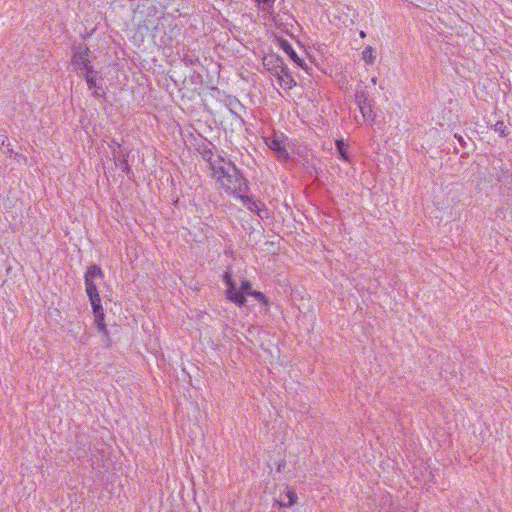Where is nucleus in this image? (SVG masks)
<instances>
[{"mask_svg":"<svg viewBox=\"0 0 512 512\" xmlns=\"http://www.w3.org/2000/svg\"><path fill=\"white\" fill-rule=\"evenodd\" d=\"M250 295L253 296L256 300H258L259 302H261L262 304H264L266 306L269 303L268 298L262 292L252 291V292H250Z\"/></svg>","mask_w":512,"mask_h":512,"instance_id":"dca6fc26","label":"nucleus"},{"mask_svg":"<svg viewBox=\"0 0 512 512\" xmlns=\"http://www.w3.org/2000/svg\"><path fill=\"white\" fill-rule=\"evenodd\" d=\"M455 137L458 139V141H459V143H460L461 145H464V139H463V137H462V136H457V135H455Z\"/></svg>","mask_w":512,"mask_h":512,"instance_id":"412c9836","label":"nucleus"},{"mask_svg":"<svg viewBox=\"0 0 512 512\" xmlns=\"http://www.w3.org/2000/svg\"><path fill=\"white\" fill-rule=\"evenodd\" d=\"M297 500V494L294 490L287 488L285 492V499L281 498L278 501V504L281 507H290L292 506Z\"/></svg>","mask_w":512,"mask_h":512,"instance_id":"1a4fd4ad","label":"nucleus"},{"mask_svg":"<svg viewBox=\"0 0 512 512\" xmlns=\"http://www.w3.org/2000/svg\"><path fill=\"white\" fill-rule=\"evenodd\" d=\"M355 99H356L357 105L370 102L369 98H368V93L362 87L357 88V91L355 94Z\"/></svg>","mask_w":512,"mask_h":512,"instance_id":"ddd939ff","label":"nucleus"},{"mask_svg":"<svg viewBox=\"0 0 512 512\" xmlns=\"http://www.w3.org/2000/svg\"><path fill=\"white\" fill-rule=\"evenodd\" d=\"M493 130L500 136L505 137L507 135V127L503 121H498L494 124Z\"/></svg>","mask_w":512,"mask_h":512,"instance_id":"4468645a","label":"nucleus"},{"mask_svg":"<svg viewBox=\"0 0 512 512\" xmlns=\"http://www.w3.org/2000/svg\"><path fill=\"white\" fill-rule=\"evenodd\" d=\"M15 159H17L18 161H20V160H23L24 162L27 161L26 157H24L23 155H20L18 153L15 154Z\"/></svg>","mask_w":512,"mask_h":512,"instance_id":"aec40b11","label":"nucleus"},{"mask_svg":"<svg viewBox=\"0 0 512 512\" xmlns=\"http://www.w3.org/2000/svg\"><path fill=\"white\" fill-rule=\"evenodd\" d=\"M117 166H119V168L125 172V173H129L130 172V167L127 163V159L126 157H123V159H120V161H118V164H116Z\"/></svg>","mask_w":512,"mask_h":512,"instance_id":"a211bd4d","label":"nucleus"},{"mask_svg":"<svg viewBox=\"0 0 512 512\" xmlns=\"http://www.w3.org/2000/svg\"><path fill=\"white\" fill-rule=\"evenodd\" d=\"M103 273L101 269L96 266H90L86 273H85V286H86V293L89 297V300L91 302V305L101 304V299L99 296V293L97 291V286L95 281L97 279H102Z\"/></svg>","mask_w":512,"mask_h":512,"instance_id":"20e7f679","label":"nucleus"},{"mask_svg":"<svg viewBox=\"0 0 512 512\" xmlns=\"http://www.w3.org/2000/svg\"><path fill=\"white\" fill-rule=\"evenodd\" d=\"M90 50L85 45H78L73 49V56L71 63L74 68L78 71L79 75L84 73H94L93 67L90 61Z\"/></svg>","mask_w":512,"mask_h":512,"instance_id":"7ed1b4c3","label":"nucleus"},{"mask_svg":"<svg viewBox=\"0 0 512 512\" xmlns=\"http://www.w3.org/2000/svg\"><path fill=\"white\" fill-rule=\"evenodd\" d=\"M242 202L247 206V208L255 212L260 218H265L268 216V211L264 207L263 203L258 200H254L244 195V200Z\"/></svg>","mask_w":512,"mask_h":512,"instance_id":"423d86ee","label":"nucleus"},{"mask_svg":"<svg viewBox=\"0 0 512 512\" xmlns=\"http://www.w3.org/2000/svg\"><path fill=\"white\" fill-rule=\"evenodd\" d=\"M255 1L259 4L270 5V4H273L275 0H255Z\"/></svg>","mask_w":512,"mask_h":512,"instance_id":"6ab92c4d","label":"nucleus"},{"mask_svg":"<svg viewBox=\"0 0 512 512\" xmlns=\"http://www.w3.org/2000/svg\"><path fill=\"white\" fill-rule=\"evenodd\" d=\"M223 280L227 286L226 296L227 298L238 306H243L246 302V295H250L252 292L251 282L248 280H242L241 285L238 287L237 283L232 279V274L227 271L223 276Z\"/></svg>","mask_w":512,"mask_h":512,"instance_id":"f03ea898","label":"nucleus"},{"mask_svg":"<svg viewBox=\"0 0 512 512\" xmlns=\"http://www.w3.org/2000/svg\"><path fill=\"white\" fill-rule=\"evenodd\" d=\"M93 314L95 318V324L99 330V332H102L105 336H107V328L104 322V310L101 304L92 305Z\"/></svg>","mask_w":512,"mask_h":512,"instance_id":"0eeeda50","label":"nucleus"},{"mask_svg":"<svg viewBox=\"0 0 512 512\" xmlns=\"http://www.w3.org/2000/svg\"><path fill=\"white\" fill-rule=\"evenodd\" d=\"M111 148L115 164H118V161H120V159H123V157L127 156L126 152L121 148V146L114 141L112 142Z\"/></svg>","mask_w":512,"mask_h":512,"instance_id":"9b49d317","label":"nucleus"},{"mask_svg":"<svg viewBox=\"0 0 512 512\" xmlns=\"http://www.w3.org/2000/svg\"><path fill=\"white\" fill-rule=\"evenodd\" d=\"M337 150L341 156L342 159L348 160V155L346 151V144L343 140H337L336 141Z\"/></svg>","mask_w":512,"mask_h":512,"instance_id":"2eb2a0df","label":"nucleus"},{"mask_svg":"<svg viewBox=\"0 0 512 512\" xmlns=\"http://www.w3.org/2000/svg\"><path fill=\"white\" fill-rule=\"evenodd\" d=\"M210 166L212 176L220 187L235 198L244 200V193L247 191L248 185L236 166L222 157L211 159Z\"/></svg>","mask_w":512,"mask_h":512,"instance_id":"f257e3e1","label":"nucleus"},{"mask_svg":"<svg viewBox=\"0 0 512 512\" xmlns=\"http://www.w3.org/2000/svg\"><path fill=\"white\" fill-rule=\"evenodd\" d=\"M371 82H372L373 85H376L377 84V77H373L371 79Z\"/></svg>","mask_w":512,"mask_h":512,"instance_id":"4be33fe9","label":"nucleus"},{"mask_svg":"<svg viewBox=\"0 0 512 512\" xmlns=\"http://www.w3.org/2000/svg\"><path fill=\"white\" fill-rule=\"evenodd\" d=\"M362 59L366 64L372 65L376 60L375 49L371 46H367L362 52Z\"/></svg>","mask_w":512,"mask_h":512,"instance_id":"9d476101","label":"nucleus"},{"mask_svg":"<svg viewBox=\"0 0 512 512\" xmlns=\"http://www.w3.org/2000/svg\"><path fill=\"white\" fill-rule=\"evenodd\" d=\"M359 110L365 122L372 124L375 121V114L371 102L363 103L358 105Z\"/></svg>","mask_w":512,"mask_h":512,"instance_id":"6e6552de","label":"nucleus"},{"mask_svg":"<svg viewBox=\"0 0 512 512\" xmlns=\"http://www.w3.org/2000/svg\"><path fill=\"white\" fill-rule=\"evenodd\" d=\"M265 143L276 153L279 159L286 160L288 158V151L285 147L282 135L274 134L271 137H266Z\"/></svg>","mask_w":512,"mask_h":512,"instance_id":"39448f33","label":"nucleus"},{"mask_svg":"<svg viewBox=\"0 0 512 512\" xmlns=\"http://www.w3.org/2000/svg\"><path fill=\"white\" fill-rule=\"evenodd\" d=\"M360 36H361V37H365V33L362 31V32L360 33Z\"/></svg>","mask_w":512,"mask_h":512,"instance_id":"5701e85b","label":"nucleus"},{"mask_svg":"<svg viewBox=\"0 0 512 512\" xmlns=\"http://www.w3.org/2000/svg\"><path fill=\"white\" fill-rule=\"evenodd\" d=\"M93 73H84L82 74L85 79H86V82H87V85L89 87V89H95L96 88V79L95 77L92 75Z\"/></svg>","mask_w":512,"mask_h":512,"instance_id":"f3484780","label":"nucleus"},{"mask_svg":"<svg viewBox=\"0 0 512 512\" xmlns=\"http://www.w3.org/2000/svg\"><path fill=\"white\" fill-rule=\"evenodd\" d=\"M283 50L289 55V57L295 62L297 63L298 65H302L301 63V60L300 58L298 57L297 53L295 52V50L292 48V46L286 42V41H283L282 44H281Z\"/></svg>","mask_w":512,"mask_h":512,"instance_id":"f8f14e48","label":"nucleus"}]
</instances>
